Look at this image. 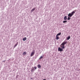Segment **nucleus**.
I'll return each mask as SVG.
<instances>
[{
    "label": "nucleus",
    "mask_w": 80,
    "mask_h": 80,
    "mask_svg": "<svg viewBox=\"0 0 80 80\" xmlns=\"http://www.w3.org/2000/svg\"><path fill=\"white\" fill-rule=\"evenodd\" d=\"M75 11L76 12V10L72 11L71 13H69L68 15V17H72V16H73V15L74 14V13H75Z\"/></svg>",
    "instance_id": "nucleus-1"
},
{
    "label": "nucleus",
    "mask_w": 80,
    "mask_h": 80,
    "mask_svg": "<svg viewBox=\"0 0 80 80\" xmlns=\"http://www.w3.org/2000/svg\"><path fill=\"white\" fill-rule=\"evenodd\" d=\"M35 53V51L34 50H33L30 56L32 57L33 55H34Z\"/></svg>",
    "instance_id": "nucleus-2"
},
{
    "label": "nucleus",
    "mask_w": 80,
    "mask_h": 80,
    "mask_svg": "<svg viewBox=\"0 0 80 80\" xmlns=\"http://www.w3.org/2000/svg\"><path fill=\"white\" fill-rule=\"evenodd\" d=\"M67 43V42L65 41L62 43V45H66Z\"/></svg>",
    "instance_id": "nucleus-3"
},
{
    "label": "nucleus",
    "mask_w": 80,
    "mask_h": 80,
    "mask_svg": "<svg viewBox=\"0 0 80 80\" xmlns=\"http://www.w3.org/2000/svg\"><path fill=\"white\" fill-rule=\"evenodd\" d=\"M58 51H59V52H62V51H63V49L59 47L58 48Z\"/></svg>",
    "instance_id": "nucleus-4"
},
{
    "label": "nucleus",
    "mask_w": 80,
    "mask_h": 80,
    "mask_svg": "<svg viewBox=\"0 0 80 80\" xmlns=\"http://www.w3.org/2000/svg\"><path fill=\"white\" fill-rule=\"evenodd\" d=\"M61 47H62V49H64V48H65V45H61Z\"/></svg>",
    "instance_id": "nucleus-5"
},
{
    "label": "nucleus",
    "mask_w": 80,
    "mask_h": 80,
    "mask_svg": "<svg viewBox=\"0 0 80 80\" xmlns=\"http://www.w3.org/2000/svg\"><path fill=\"white\" fill-rule=\"evenodd\" d=\"M67 16H65L64 17V20H67Z\"/></svg>",
    "instance_id": "nucleus-6"
},
{
    "label": "nucleus",
    "mask_w": 80,
    "mask_h": 80,
    "mask_svg": "<svg viewBox=\"0 0 80 80\" xmlns=\"http://www.w3.org/2000/svg\"><path fill=\"white\" fill-rule=\"evenodd\" d=\"M37 67H38V68H41V65L40 64L38 65L37 66Z\"/></svg>",
    "instance_id": "nucleus-7"
},
{
    "label": "nucleus",
    "mask_w": 80,
    "mask_h": 80,
    "mask_svg": "<svg viewBox=\"0 0 80 80\" xmlns=\"http://www.w3.org/2000/svg\"><path fill=\"white\" fill-rule=\"evenodd\" d=\"M27 40V38L25 37L23 38V41H25Z\"/></svg>",
    "instance_id": "nucleus-8"
},
{
    "label": "nucleus",
    "mask_w": 80,
    "mask_h": 80,
    "mask_svg": "<svg viewBox=\"0 0 80 80\" xmlns=\"http://www.w3.org/2000/svg\"><path fill=\"white\" fill-rule=\"evenodd\" d=\"M32 68V69L31 70V72H34V70H34V68H33V67Z\"/></svg>",
    "instance_id": "nucleus-9"
},
{
    "label": "nucleus",
    "mask_w": 80,
    "mask_h": 80,
    "mask_svg": "<svg viewBox=\"0 0 80 80\" xmlns=\"http://www.w3.org/2000/svg\"><path fill=\"white\" fill-rule=\"evenodd\" d=\"M61 35V33H58V34L57 35H56V37H57V36H58L59 35Z\"/></svg>",
    "instance_id": "nucleus-10"
},
{
    "label": "nucleus",
    "mask_w": 80,
    "mask_h": 80,
    "mask_svg": "<svg viewBox=\"0 0 80 80\" xmlns=\"http://www.w3.org/2000/svg\"><path fill=\"white\" fill-rule=\"evenodd\" d=\"M56 40H58L59 39V37H58V36H56Z\"/></svg>",
    "instance_id": "nucleus-11"
},
{
    "label": "nucleus",
    "mask_w": 80,
    "mask_h": 80,
    "mask_svg": "<svg viewBox=\"0 0 80 80\" xmlns=\"http://www.w3.org/2000/svg\"><path fill=\"white\" fill-rule=\"evenodd\" d=\"M70 38V36H68V37L67 38V40H69Z\"/></svg>",
    "instance_id": "nucleus-12"
},
{
    "label": "nucleus",
    "mask_w": 80,
    "mask_h": 80,
    "mask_svg": "<svg viewBox=\"0 0 80 80\" xmlns=\"http://www.w3.org/2000/svg\"><path fill=\"white\" fill-rule=\"evenodd\" d=\"M26 54H27V52H24L23 53L22 55H26Z\"/></svg>",
    "instance_id": "nucleus-13"
},
{
    "label": "nucleus",
    "mask_w": 80,
    "mask_h": 80,
    "mask_svg": "<svg viewBox=\"0 0 80 80\" xmlns=\"http://www.w3.org/2000/svg\"><path fill=\"white\" fill-rule=\"evenodd\" d=\"M36 8H34L33 9H32L31 10V12H33V11H34V10H35Z\"/></svg>",
    "instance_id": "nucleus-14"
},
{
    "label": "nucleus",
    "mask_w": 80,
    "mask_h": 80,
    "mask_svg": "<svg viewBox=\"0 0 80 80\" xmlns=\"http://www.w3.org/2000/svg\"><path fill=\"white\" fill-rule=\"evenodd\" d=\"M70 17H68L67 20H70Z\"/></svg>",
    "instance_id": "nucleus-15"
},
{
    "label": "nucleus",
    "mask_w": 80,
    "mask_h": 80,
    "mask_svg": "<svg viewBox=\"0 0 80 80\" xmlns=\"http://www.w3.org/2000/svg\"><path fill=\"white\" fill-rule=\"evenodd\" d=\"M66 22H67V21H64L63 22V23H66Z\"/></svg>",
    "instance_id": "nucleus-16"
},
{
    "label": "nucleus",
    "mask_w": 80,
    "mask_h": 80,
    "mask_svg": "<svg viewBox=\"0 0 80 80\" xmlns=\"http://www.w3.org/2000/svg\"><path fill=\"white\" fill-rule=\"evenodd\" d=\"M43 58V56H41L39 58V59H42V58Z\"/></svg>",
    "instance_id": "nucleus-17"
},
{
    "label": "nucleus",
    "mask_w": 80,
    "mask_h": 80,
    "mask_svg": "<svg viewBox=\"0 0 80 80\" xmlns=\"http://www.w3.org/2000/svg\"><path fill=\"white\" fill-rule=\"evenodd\" d=\"M17 45H18V43H17V44H16V45H15V46H14V48H15L16 47V46Z\"/></svg>",
    "instance_id": "nucleus-18"
},
{
    "label": "nucleus",
    "mask_w": 80,
    "mask_h": 80,
    "mask_svg": "<svg viewBox=\"0 0 80 80\" xmlns=\"http://www.w3.org/2000/svg\"><path fill=\"white\" fill-rule=\"evenodd\" d=\"M34 68H35V69H36L37 68V67H34Z\"/></svg>",
    "instance_id": "nucleus-19"
},
{
    "label": "nucleus",
    "mask_w": 80,
    "mask_h": 80,
    "mask_svg": "<svg viewBox=\"0 0 80 80\" xmlns=\"http://www.w3.org/2000/svg\"><path fill=\"white\" fill-rule=\"evenodd\" d=\"M43 80H46V79H43Z\"/></svg>",
    "instance_id": "nucleus-20"
}]
</instances>
